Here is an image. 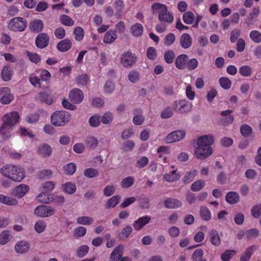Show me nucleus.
Masks as SVG:
<instances>
[{"label": "nucleus", "mask_w": 261, "mask_h": 261, "mask_svg": "<svg viewBox=\"0 0 261 261\" xmlns=\"http://www.w3.org/2000/svg\"><path fill=\"white\" fill-rule=\"evenodd\" d=\"M84 175L88 178H93L98 175V171L97 169L89 168L86 169L84 171Z\"/></svg>", "instance_id": "5fc2aeb1"}, {"label": "nucleus", "mask_w": 261, "mask_h": 261, "mask_svg": "<svg viewBox=\"0 0 261 261\" xmlns=\"http://www.w3.org/2000/svg\"><path fill=\"white\" fill-rule=\"evenodd\" d=\"M93 222L92 218L88 216L79 217L76 219V223L84 225H91Z\"/></svg>", "instance_id": "f704fd0d"}, {"label": "nucleus", "mask_w": 261, "mask_h": 261, "mask_svg": "<svg viewBox=\"0 0 261 261\" xmlns=\"http://www.w3.org/2000/svg\"><path fill=\"white\" fill-rule=\"evenodd\" d=\"M49 41V37L45 33H39L35 39V45L39 49H43L47 47Z\"/></svg>", "instance_id": "9d476101"}, {"label": "nucleus", "mask_w": 261, "mask_h": 261, "mask_svg": "<svg viewBox=\"0 0 261 261\" xmlns=\"http://www.w3.org/2000/svg\"><path fill=\"white\" fill-rule=\"evenodd\" d=\"M76 169V166L74 163H70L64 167V170L68 175L73 174Z\"/></svg>", "instance_id": "13d9d810"}, {"label": "nucleus", "mask_w": 261, "mask_h": 261, "mask_svg": "<svg viewBox=\"0 0 261 261\" xmlns=\"http://www.w3.org/2000/svg\"><path fill=\"white\" fill-rule=\"evenodd\" d=\"M241 35L240 30L238 29H235L233 30L231 33L230 36V41L231 43H234L236 42L238 38Z\"/></svg>", "instance_id": "338daca9"}, {"label": "nucleus", "mask_w": 261, "mask_h": 261, "mask_svg": "<svg viewBox=\"0 0 261 261\" xmlns=\"http://www.w3.org/2000/svg\"><path fill=\"white\" fill-rule=\"evenodd\" d=\"M165 206L169 209L177 208L181 206V203L178 199L168 198L164 201Z\"/></svg>", "instance_id": "a211bd4d"}, {"label": "nucleus", "mask_w": 261, "mask_h": 261, "mask_svg": "<svg viewBox=\"0 0 261 261\" xmlns=\"http://www.w3.org/2000/svg\"><path fill=\"white\" fill-rule=\"evenodd\" d=\"M249 36L251 40L255 43L261 42V33L256 30H253L250 32Z\"/></svg>", "instance_id": "37998d69"}, {"label": "nucleus", "mask_w": 261, "mask_h": 261, "mask_svg": "<svg viewBox=\"0 0 261 261\" xmlns=\"http://www.w3.org/2000/svg\"><path fill=\"white\" fill-rule=\"evenodd\" d=\"M235 254L236 251L233 250H226L221 254V258L222 261H229Z\"/></svg>", "instance_id": "3c124183"}, {"label": "nucleus", "mask_w": 261, "mask_h": 261, "mask_svg": "<svg viewBox=\"0 0 261 261\" xmlns=\"http://www.w3.org/2000/svg\"><path fill=\"white\" fill-rule=\"evenodd\" d=\"M240 133L244 137H249L252 133V129L247 124H243L240 126Z\"/></svg>", "instance_id": "473e14b6"}, {"label": "nucleus", "mask_w": 261, "mask_h": 261, "mask_svg": "<svg viewBox=\"0 0 261 261\" xmlns=\"http://www.w3.org/2000/svg\"><path fill=\"white\" fill-rule=\"evenodd\" d=\"M214 142V137L212 135H204L199 137L197 142L198 147L195 149L196 157L203 160L209 156L213 152L211 147Z\"/></svg>", "instance_id": "f03ea898"}, {"label": "nucleus", "mask_w": 261, "mask_h": 261, "mask_svg": "<svg viewBox=\"0 0 261 261\" xmlns=\"http://www.w3.org/2000/svg\"><path fill=\"white\" fill-rule=\"evenodd\" d=\"M35 214L41 217H46L54 215L55 210L48 206L39 205L37 206L34 211Z\"/></svg>", "instance_id": "1a4fd4ad"}, {"label": "nucleus", "mask_w": 261, "mask_h": 261, "mask_svg": "<svg viewBox=\"0 0 261 261\" xmlns=\"http://www.w3.org/2000/svg\"><path fill=\"white\" fill-rule=\"evenodd\" d=\"M44 28L43 21L39 19H35L30 22L29 28L30 31L33 33H39L41 32Z\"/></svg>", "instance_id": "f8f14e48"}, {"label": "nucleus", "mask_w": 261, "mask_h": 261, "mask_svg": "<svg viewBox=\"0 0 261 261\" xmlns=\"http://www.w3.org/2000/svg\"><path fill=\"white\" fill-rule=\"evenodd\" d=\"M27 21L22 17H16L12 18L8 24L9 30L14 32H23L27 27Z\"/></svg>", "instance_id": "423d86ee"}, {"label": "nucleus", "mask_w": 261, "mask_h": 261, "mask_svg": "<svg viewBox=\"0 0 261 261\" xmlns=\"http://www.w3.org/2000/svg\"><path fill=\"white\" fill-rule=\"evenodd\" d=\"M0 173L4 177L15 182H20L25 177L23 168L12 164L3 166L0 169Z\"/></svg>", "instance_id": "7ed1b4c3"}, {"label": "nucleus", "mask_w": 261, "mask_h": 261, "mask_svg": "<svg viewBox=\"0 0 261 261\" xmlns=\"http://www.w3.org/2000/svg\"><path fill=\"white\" fill-rule=\"evenodd\" d=\"M71 46V41L69 39H65L57 44V48L60 51L65 52L70 49Z\"/></svg>", "instance_id": "aec40b11"}, {"label": "nucleus", "mask_w": 261, "mask_h": 261, "mask_svg": "<svg viewBox=\"0 0 261 261\" xmlns=\"http://www.w3.org/2000/svg\"><path fill=\"white\" fill-rule=\"evenodd\" d=\"M186 135L184 130H178L174 131L170 133L166 137V141L167 143H170L177 142L182 139Z\"/></svg>", "instance_id": "ddd939ff"}, {"label": "nucleus", "mask_w": 261, "mask_h": 261, "mask_svg": "<svg viewBox=\"0 0 261 261\" xmlns=\"http://www.w3.org/2000/svg\"><path fill=\"white\" fill-rule=\"evenodd\" d=\"M150 220L151 218L149 216L140 217L134 222L133 227L136 230H140L147 224L149 223Z\"/></svg>", "instance_id": "2eb2a0df"}, {"label": "nucleus", "mask_w": 261, "mask_h": 261, "mask_svg": "<svg viewBox=\"0 0 261 261\" xmlns=\"http://www.w3.org/2000/svg\"><path fill=\"white\" fill-rule=\"evenodd\" d=\"M198 66V61L195 58L188 59L186 67L188 70L192 71L196 69Z\"/></svg>", "instance_id": "a19ab883"}, {"label": "nucleus", "mask_w": 261, "mask_h": 261, "mask_svg": "<svg viewBox=\"0 0 261 261\" xmlns=\"http://www.w3.org/2000/svg\"><path fill=\"white\" fill-rule=\"evenodd\" d=\"M240 197L239 194L236 192H229L225 196L226 201L230 204H234L239 201Z\"/></svg>", "instance_id": "c85d7f7f"}, {"label": "nucleus", "mask_w": 261, "mask_h": 261, "mask_svg": "<svg viewBox=\"0 0 261 261\" xmlns=\"http://www.w3.org/2000/svg\"><path fill=\"white\" fill-rule=\"evenodd\" d=\"M89 250L87 245H82L79 247L76 251V256L78 257L82 258L87 255Z\"/></svg>", "instance_id": "09e8293b"}, {"label": "nucleus", "mask_w": 261, "mask_h": 261, "mask_svg": "<svg viewBox=\"0 0 261 261\" xmlns=\"http://www.w3.org/2000/svg\"><path fill=\"white\" fill-rule=\"evenodd\" d=\"M73 35L76 41H80L83 40L84 36V29L80 27H76L73 31Z\"/></svg>", "instance_id": "4c0bfd02"}, {"label": "nucleus", "mask_w": 261, "mask_h": 261, "mask_svg": "<svg viewBox=\"0 0 261 261\" xmlns=\"http://www.w3.org/2000/svg\"><path fill=\"white\" fill-rule=\"evenodd\" d=\"M133 231V228L130 226L127 225L125 226L121 230L120 235L121 238H127L131 234Z\"/></svg>", "instance_id": "69168bd1"}, {"label": "nucleus", "mask_w": 261, "mask_h": 261, "mask_svg": "<svg viewBox=\"0 0 261 261\" xmlns=\"http://www.w3.org/2000/svg\"><path fill=\"white\" fill-rule=\"evenodd\" d=\"M120 197L119 195H115L112 197L106 203L107 208H110L114 207L119 202Z\"/></svg>", "instance_id": "c03bdc74"}, {"label": "nucleus", "mask_w": 261, "mask_h": 261, "mask_svg": "<svg viewBox=\"0 0 261 261\" xmlns=\"http://www.w3.org/2000/svg\"><path fill=\"white\" fill-rule=\"evenodd\" d=\"M46 226L44 221L39 220L35 224V229L37 232L41 233L44 231Z\"/></svg>", "instance_id": "052dcab7"}, {"label": "nucleus", "mask_w": 261, "mask_h": 261, "mask_svg": "<svg viewBox=\"0 0 261 261\" xmlns=\"http://www.w3.org/2000/svg\"><path fill=\"white\" fill-rule=\"evenodd\" d=\"M146 54L147 58L151 60H155L157 56L156 49L153 47L147 48Z\"/></svg>", "instance_id": "774afa93"}, {"label": "nucleus", "mask_w": 261, "mask_h": 261, "mask_svg": "<svg viewBox=\"0 0 261 261\" xmlns=\"http://www.w3.org/2000/svg\"><path fill=\"white\" fill-rule=\"evenodd\" d=\"M69 97L72 102L80 103L84 99V93L80 89H73L69 92Z\"/></svg>", "instance_id": "9b49d317"}, {"label": "nucleus", "mask_w": 261, "mask_h": 261, "mask_svg": "<svg viewBox=\"0 0 261 261\" xmlns=\"http://www.w3.org/2000/svg\"><path fill=\"white\" fill-rule=\"evenodd\" d=\"M27 54L32 62L37 64L41 61V58L40 56L36 53H34L28 51L27 52Z\"/></svg>", "instance_id": "bf43d9fd"}, {"label": "nucleus", "mask_w": 261, "mask_h": 261, "mask_svg": "<svg viewBox=\"0 0 261 261\" xmlns=\"http://www.w3.org/2000/svg\"><path fill=\"white\" fill-rule=\"evenodd\" d=\"M30 248L29 243L25 241H20L15 246V251L19 253H24L27 252Z\"/></svg>", "instance_id": "bb28decb"}, {"label": "nucleus", "mask_w": 261, "mask_h": 261, "mask_svg": "<svg viewBox=\"0 0 261 261\" xmlns=\"http://www.w3.org/2000/svg\"><path fill=\"white\" fill-rule=\"evenodd\" d=\"M13 74V69L8 65L4 66L1 72V77L5 82L10 81L12 77Z\"/></svg>", "instance_id": "f3484780"}, {"label": "nucleus", "mask_w": 261, "mask_h": 261, "mask_svg": "<svg viewBox=\"0 0 261 261\" xmlns=\"http://www.w3.org/2000/svg\"><path fill=\"white\" fill-rule=\"evenodd\" d=\"M128 79L133 83H135L140 79V73L136 70H131L128 75Z\"/></svg>", "instance_id": "864d4df0"}, {"label": "nucleus", "mask_w": 261, "mask_h": 261, "mask_svg": "<svg viewBox=\"0 0 261 261\" xmlns=\"http://www.w3.org/2000/svg\"><path fill=\"white\" fill-rule=\"evenodd\" d=\"M51 122L56 126H63L68 123L70 119V114L65 111H56L51 116Z\"/></svg>", "instance_id": "39448f33"}, {"label": "nucleus", "mask_w": 261, "mask_h": 261, "mask_svg": "<svg viewBox=\"0 0 261 261\" xmlns=\"http://www.w3.org/2000/svg\"><path fill=\"white\" fill-rule=\"evenodd\" d=\"M188 56L186 54H181L177 57L175 61L176 67L179 70L186 69Z\"/></svg>", "instance_id": "dca6fc26"}, {"label": "nucleus", "mask_w": 261, "mask_h": 261, "mask_svg": "<svg viewBox=\"0 0 261 261\" xmlns=\"http://www.w3.org/2000/svg\"><path fill=\"white\" fill-rule=\"evenodd\" d=\"M124 247L122 245L116 246L111 252L110 261H119L122 258L123 254Z\"/></svg>", "instance_id": "4468645a"}, {"label": "nucleus", "mask_w": 261, "mask_h": 261, "mask_svg": "<svg viewBox=\"0 0 261 261\" xmlns=\"http://www.w3.org/2000/svg\"><path fill=\"white\" fill-rule=\"evenodd\" d=\"M37 151L39 155L42 157L46 158L51 155L52 148L49 145L43 144L38 146Z\"/></svg>", "instance_id": "6ab92c4d"}, {"label": "nucleus", "mask_w": 261, "mask_h": 261, "mask_svg": "<svg viewBox=\"0 0 261 261\" xmlns=\"http://www.w3.org/2000/svg\"><path fill=\"white\" fill-rule=\"evenodd\" d=\"M39 97L41 101L45 102L47 105H51L53 102V99L51 96L46 92H41Z\"/></svg>", "instance_id": "79ce46f5"}, {"label": "nucleus", "mask_w": 261, "mask_h": 261, "mask_svg": "<svg viewBox=\"0 0 261 261\" xmlns=\"http://www.w3.org/2000/svg\"><path fill=\"white\" fill-rule=\"evenodd\" d=\"M62 187L64 191L69 194L74 193L76 190L75 184L71 182H67L63 185Z\"/></svg>", "instance_id": "c9c22d12"}, {"label": "nucleus", "mask_w": 261, "mask_h": 261, "mask_svg": "<svg viewBox=\"0 0 261 261\" xmlns=\"http://www.w3.org/2000/svg\"><path fill=\"white\" fill-rule=\"evenodd\" d=\"M251 214L254 218H258L261 216V203L253 205L251 210Z\"/></svg>", "instance_id": "a18cd8bd"}, {"label": "nucleus", "mask_w": 261, "mask_h": 261, "mask_svg": "<svg viewBox=\"0 0 261 261\" xmlns=\"http://www.w3.org/2000/svg\"><path fill=\"white\" fill-rule=\"evenodd\" d=\"M89 122L91 126L97 127L100 123V117L97 115H93L89 118Z\"/></svg>", "instance_id": "0e129e2a"}, {"label": "nucleus", "mask_w": 261, "mask_h": 261, "mask_svg": "<svg viewBox=\"0 0 261 261\" xmlns=\"http://www.w3.org/2000/svg\"><path fill=\"white\" fill-rule=\"evenodd\" d=\"M164 57L167 63L171 64L173 62L175 58L174 53L172 50H168L165 52Z\"/></svg>", "instance_id": "de8ad7c7"}, {"label": "nucleus", "mask_w": 261, "mask_h": 261, "mask_svg": "<svg viewBox=\"0 0 261 261\" xmlns=\"http://www.w3.org/2000/svg\"><path fill=\"white\" fill-rule=\"evenodd\" d=\"M0 202L8 205H16L18 203L16 199L2 194L0 195Z\"/></svg>", "instance_id": "c756f323"}, {"label": "nucleus", "mask_w": 261, "mask_h": 261, "mask_svg": "<svg viewBox=\"0 0 261 261\" xmlns=\"http://www.w3.org/2000/svg\"><path fill=\"white\" fill-rule=\"evenodd\" d=\"M10 233L8 230H4L0 234V244L5 245L9 241Z\"/></svg>", "instance_id": "4d7b16f0"}, {"label": "nucleus", "mask_w": 261, "mask_h": 261, "mask_svg": "<svg viewBox=\"0 0 261 261\" xmlns=\"http://www.w3.org/2000/svg\"><path fill=\"white\" fill-rule=\"evenodd\" d=\"M239 73L242 76L247 77L249 76L251 74L252 70L249 66L244 65L240 68Z\"/></svg>", "instance_id": "6e6d98bb"}, {"label": "nucleus", "mask_w": 261, "mask_h": 261, "mask_svg": "<svg viewBox=\"0 0 261 261\" xmlns=\"http://www.w3.org/2000/svg\"><path fill=\"white\" fill-rule=\"evenodd\" d=\"M37 200L41 203H49L53 201L54 195L48 192H42L39 194Z\"/></svg>", "instance_id": "393cba45"}, {"label": "nucleus", "mask_w": 261, "mask_h": 261, "mask_svg": "<svg viewBox=\"0 0 261 261\" xmlns=\"http://www.w3.org/2000/svg\"><path fill=\"white\" fill-rule=\"evenodd\" d=\"M138 57L130 51H124L121 56L120 63L125 68H130L136 64Z\"/></svg>", "instance_id": "0eeeda50"}, {"label": "nucleus", "mask_w": 261, "mask_h": 261, "mask_svg": "<svg viewBox=\"0 0 261 261\" xmlns=\"http://www.w3.org/2000/svg\"><path fill=\"white\" fill-rule=\"evenodd\" d=\"M219 82L220 86L225 90L229 89L231 86V81L226 77H220Z\"/></svg>", "instance_id": "58836bf2"}, {"label": "nucleus", "mask_w": 261, "mask_h": 261, "mask_svg": "<svg viewBox=\"0 0 261 261\" xmlns=\"http://www.w3.org/2000/svg\"><path fill=\"white\" fill-rule=\"evenodd\" d=\"M117 38L116 31L110 30L106 33L103 41L106 43L110 44L113 42Z\"/></svg>", "instance_id": "cd10ccee"}, {"label": "nucleus", "mask_w": 261, "mask_h": 261, "mask_svg": "<svg viewBox=\"0 0 261 261\" xmlns=\"http://www.w3.org/2000/svg\"><path fill=\"white\" fill-rule=\"evenodd\" d=\"M205 186V182L203 180L199 179L194 182L191 186V189L193 191H199L201 190Z\"/></svg>", "instance_id": "ea45409f"}, {"label": "nucleus", "mask_w": 261, "mask_h": 261, "mask_svg": "<svg viewBox=\"0 0 261 261\" xmlns=\"http://www.w3.org/2000/svg\"><path fill=\"white\" fill-rule=\"evenodd\" d=\"M184 22L188 24H192L195 20V16L193 13L190 11H187L184 13L182 15Z\"/></svg>", "instance_id": "2f4dec72"}, {"label": "nucleus", "mask_w": 261, "mask_h": 261, "mask_svg": "<svg viewBox=\"0 0 261 261\" xmlns=\"http://www.w3.org/2000/svg\"><path fill=\"white\" fill-rule=\"evenodd\" d=\"M210 240L212 244L215 246H219L221 244V239L218 231L215 229H212L209 232Z\"/></svg>", "instance_id": "5701e85b"}, {"label": "nucleus", "mask_w": 261, "mask_h": 261, "mask_svg": "<svg viewBox=\"0 0 261 261\" xmlns=\"http://www.w3.org/2000/svg\"><path fill=\"white\" fill-rule=\"evenodd\" d=\"M179 43L182 48L187 49L191 46L192 40L189 34L185 33L180 36Z\"/></svg>", "instance_id": "4be33fe9"}, {"label": "nucleus", "mask_w": 261, "mask_h": 261, "mask_svg": "<svg viewBox=\"0 0 261 261\" xmlns=\"http://www.w3.org/2000/svg\"><path fill=\"white\" fill-rule=\"evenodd\" d=\"M114 7L116 10L115 15L117 18H121L124 8V3L122 0H115Z\"/></svg>", "instance_id": "412c9836"}, {"label": "nucleus", "mask_w": 261, "mask_h": 261, "mask_svg": "<svg viewBox=\"0 0 261 261\" xmlns=\"http://www.w3.org/2000/svg\"><path fill=\"white\" fill-rule=\"evenodd\" d=\"M134 178L133 177L128 176L124 178L121 181V186L123 188H128L134 184Z\"/></svg>", "instance_id": "603ef678"}, {"label": "nucleus", "mask_w": 261, "mask_h": 261, "mask_svg": "<svg viewBox=\"0 0 261 261\" xmlns=\"http://www.w3.org/2000/svg\"><path fill=\"white\" fill-rule=\"evenodd\" d=\"M29 187L25 184H21L16 187L14 190L15 195L18 198L23 197L29 191Z\"/></svg>", "instance_id": "a878e982"}, {"label": "nucleus", "mask_w": 261, "mask_h": 261, "mask_svg": "<svg viewBox=\"0 0 261 261\" xmlns=\"http://www.w3.org/2000/svg\"><path fill=\"white\" fill-rule=\"evenodd\" d=\"M61 23L68 27L72 26L74 24V21L71 19L70 17L67 15H62L60 17Z\"/></svg>", "instance_id": "49530a36"}, {"label": "nucleus", "mask_w": 261, "mask_h": 261, "mask_svg": "<svg viewBox=\"0 0 261 261\" xmlns=\"http://www.w3.org/2000/svg\"><path fill=\"white\" fill-rule=\"evenodd\" d=\"M204 252L201 249H196L192 255V261H198L202 258Z\"/></svg>", "instance_id": "e2e57ef3"}, {"label": "nucleus", "mask_w": 261, "mask_h": 261, "mask_svg": "<svg viewBox=\"0 0 261 261\" xmlns=\"http://www.w3.org/2000/svg\"><path fill=\"white\" fill-rule=\"evenodd\" d=\"M200 216L205 221H209L211 219V213L207 207L201 206L200 208Z\"/></svg>", "instance_id": "e433bc0d"}, {"label": "nucleus", "mask_w": 261, "mask_h": 261, "mask_svg": "<svg viewBox=\"0 0 261 261\" xmlns=\"http://www.w3.org/2000/svg\"><path fill=\"white\" fill-rule=\"evenodd\" d=\"M132 35L135 37H139L143 34L144 31L143 26L139 23H136L130 27Z\"/></svg>", "instance_id": "b1692460"}, {"label": "nucleus", "mask_w": 261, "mask_h": 261, "mask_svg": "<svg viewBox=\"0 0 261 261\" xmlns=\"http://www.w3.org/2000/svg\"><path fill=\"white\" fill-rule=\"evenodd\" d=\"M197 173L196 170H192L187 172L182 178L183 182L187 184L193 181Z\"/></svg>", "instance_id": "7c9ffc66"}, {"label": "nucleus", "mask_w": 261, "mask_h": 261, "mask_svg": "<svg viewBox=\"0 0 261 261\" xmlns=\"http://www.w3.org/2000/svg\"><path fill=\"white\" fill-rule=\"evenodd\" d=\"M151 10L153 14H158V19L160 21L168 23L173 21L174 16L168 11L166 5L160 3H154L151 6Z\"/></svg>", "instance_id": "20e7f679"}, {"label": "nucleus", "mask_w": 261, "mask_h": 261, "mask_svg": "<svg viewBox=\"0 0 261 261\" xmlns=\"http://www.w3.org/2000/svg\"><path fill=\"white\" fill-rule=\"evenodd\" d=\"M29 81L35 87H40L41 86L40 79L35 74H32L29 77Z\"/></svg>", "instance_id": "680f3d73"}, {"label": "nucleus", "mask_w": 261, "mask_h": 261, "mask_svg": "<svg viewBox=\"0 0 261 261\" xmlns=\"http://www.w3.org/2000/svg\"><path fill=\"white\" fill-rule=\"evenodd\" d=\"M86 143L87 146L91 148H95L98 145V140L93 136H88L86 140Z\"/></svg>", "instance_id": "8fccbe9b"}, {"label": "nucleus", "mask_w": 261, "mask_h": 261, "mask_svg": "<svg viewBox=\"0 0 261 261\" xmlns=\"http://www.w3.org/2000/svg\"><path fill=\"white\" fill-rule=\"evenodd\" d=\"M192 105L186 99L175 101L173 106L175 111L179 113H185L191 110Z\"/></svg>", "instance_id": "6e6552de"}, {"label": "nucleus", "mask_w": 261, "mask_h": 261, "mask_svg": "<svg viewBox=\"0 0 261 261\" xmlns=\"http://www.w3.org/2000/svg\"><path fill=\"white\" fill-rule=\"evenodd\" d=\"M19 114L16 111L7 113L2 117V124L0 126V136L3 140L9 139L12 136V132L18 122Z\"/></svg>", "instance_id": "f257e3e1"}, {"label": "nucleus", "mask_w": 261, "mask_h": 261, "mask_svg": "<svg viewBox=\"0 0 261 261\" xmlns=\"http://www.w3.org/2000/svg\"><path fill=\"white\" fill-rule=\"evenodd\" d=\"M179 177V174L176 173V170H173L170 174H165L164 176V180L168 182H173L178 180Z\"/></svg>", "instance_id": "72a5a7b5"}]
</instances>
